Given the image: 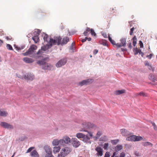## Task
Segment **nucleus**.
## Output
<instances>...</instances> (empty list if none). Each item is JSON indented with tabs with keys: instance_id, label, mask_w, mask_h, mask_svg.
Here are the masks:
<instances>
[{
	"instance_id": "1",
	"label": "nucleus",
	"mask_w": 157,
	"mask_h": 157,
	"mask_svg": "<svg viewBox=\"0 0 157 157\" xmlns=\"http://www.w3.org/2000/svg\"><path fill=\"white\" fill-rule=\"evenodd\" d=\"M42 36L44 41V42H47V44L41 47L40 49L37 52V54H42L44 53H48L49 49L51 48L53 45H55L57 43V45H61V40L62 38L60 36L55 37L54 39L52 38H49L48 36L46 34L44 33L42 35Z\"/></svg>"
},
{
	"instance_id": "2",
	"label": "nucleus",
	"mask_w": 157,
	"mask_h": 157,
	"mask_svg": "<svg viewBox=\"0 0 157 157\" xmlns=\"http://www.w3.org/2000/svg\"><path fill=\"white\" fill-rule=\"evenodd\" d=\"M40 57L41 59V60L37 61L36 63L40 65L43 69L51 70L53 67V66L50 64L47 63L48 61V58L46 57H42L40 56Z\"/></svg>"
},
{
	"instance_id": "3",
	"label": "nucleus",
	"mask_w": 157,
	"mask_h": 157,
	"mask_svg": "<svg viewBox=\"0 0 157 157\" xmlns=\"http://www.w3.org/2000/svg\"><path fill=\"white\" fill-rule=\"evenodd\" d=\"M82 125V128L80 131L87 132L91 138H92L93 137V133L87 130L90 128L95 129L96 128V126L93 123L86 122L83 123Z\"/></svg>"
},
{
	"instance_id": "4",
	"label": "nucleus",
	"mask_w": 157,
	"mask_h": 157,
	"mask_svg": "<svg viewBox=\"0 0 157 157\" xmlns=\"http://www.w3.org/2000/svg\"><path fill=\"white\" fill-rule=\"evenodd\" d=\"M71 151V148L65 147L62 149L60 155L62 157H64L68 154Z\"/></svg>"
},
{
	"instance_id": "5",
	"label": "nucleus",
	"mask_w": 157,
	"mask_h": 157,
	"mask_svg": "<svg viewBox=\"0 0 157 157\" xmlns=\"http://www.w3.org/2000/svg\"><path fill=\"white\" fill-rule=\"evenodd\" d=\"M71 141L70 138L67 136H64L63 139L60 140V143L61 144V145L63 146H65L66 144H68L70 143Z\"/></svg>"
},
{
	"instance_id": "6",
	"label": "nucleus",
	"mask_w": 157,
	"mask_h": 157,
	"mask_svg": "<svg viewBox=\"0 0 157 157\" xmlns=\"http://www.w3.org/2000/svg\"><path fill=\"white\" fill-rule=\"evenodd\" d=\"M67 59L66 58H64L60 59L56 64V66L57 67H60L64 65L67 62Z\"/></svg>"
},
{
	"instance_id": "7",
	"label": "nucleus",
	"mask_w": 157,
	"mask_h": 157,
	"mask_svg": "<svg viewBox=\"0 0 157 157\" xmlns=\"http://www.w3.org/2000/svg\"><path fill=\"white\" fill-rule=\"evenodd\" d=\"M40 30L39 29H37L36 31H35L34 32V34L36 35L32 37V39L34 41L35 43H37L39 41V38L38 37Z\"/></svg>"
},
{
	"instance_id": "8",
	"label": "nucleus",
	"mask_w": 157,
	"mask_h": 157,
	"mask_svg": "<svg viewBox=\"0 0 157 157\" xmlns=\"http://www.w3.org/2000/svg\"><path fill=\"white\" fill-rule=\"evenodd\" d=\"M121 43H117V48H120L122 47H125L126 44V38H122L120 40Z\"/></svg>"
},
{
	"instance_id": "9",
	"label": "nucleus",
	"mask_w": 157,
	"mask_h": 157,
	"mask_svg": "<svg viewBox=\"0 0 157 157\" xmlns=\"http://www.w3.org/2000/svg\"><path fill=\"white\" fill-rule=\"evenodd\" d=\"M0 125L4 128L9 129H13V125L5 122H1L0 123Z\"/></svg>"
},
{
	"instance_id": "10",
	"label": "nucleus",
	"mask_w": 157,
	"mask_h": 157,
	"mask_svg": "<svg viewBox=\"0 0 157 157\" xmlns=\"http://www.w3.org/2000/svg\"><path fill=\"white\" fill-rule=\"evenodd\" d=\"M71 142L73 146L75 148L78 147L80 145V143L76 138H72Z\"/></svg>"
},
{
	"instance_id": "11",
	"label": "nucleus",
	"mask_w": 157,
	"mask_h": 157,
	"mask_svg": "<svg viewBox=\"0 0 157 157\" xmlns=\"http://www.w3.org/2000/svg\"><path fill=\"white\" fill-rule=\"evenodd\" d=\"M23 77L25 79L33 80L34 78V76L32 74L27 73L24 75Z\"/></svg>"
},
{
	"instance_id": "12",
	"label": "nucleus",
	"mask_w": 157,
	"mask_h": 157,
	"mask_svg": "<svg viewBox=\"0 0 157 157\" xmlns=\"http://www.w3.org/2000/svg\"><path fill=\"white\" fill-rule=\"evenodd\" d=\"M121 132L123 136H128L132 134V133L127 131L125 129H122L121 130Z\"/></svg>"
},
{
	"instance_id": "13",
	"label": "nucleus",
	"mask_w": 157,
	"mask_h": 157,
	"mask_svg": "<svg viewBox=\"0 0 157 157\" xmlns=\"http://www.w3.org/2000/svg\"><path fill=\"white\" fill-rule=\"evenodd\" d=\"M95 151H96L97 153L96 154V155L98 156H101L103 155V150L100 147L97 146L96 147L95 149Z\"/></svg>"
},
{
	"instance_id": "14",
	"label": "nucleus",
	"mask_w": 157,
	"mask_h": 157,
	"mask_svg": "<svg viewBox=\"0 0 157 157\" xmlns=\"http://www.w3.org/2000/svg\"><path fill=\"white\" fill-rule=\"evenodd\" d=\"M93 81L92 79H88L86 80H82L79 83V85L80 86H82L85 85H87L90 83V82Z\"/></svg>"
},
{
	"instance_id": "15",
	"label": "nucleus",
	"mask_w": 157,
	"mask_h": 157,
	"mask_svg": "<svg viewBox=\"0 0 157 157\" xmlns=\"http://www.w3.org/2000/svg\"><path fill=\"white\" fill-rule=\"evenodd\" d=\"M90 138H91V137H90V138L89 137L88 134H85L84 136L83 139H82V141L87 144H90L91 142L90 140Z\"/></svg>"
},
{
	"instance_id": "16",
	"label": "nucleus",
	"mask_w": 157,
	"mask_h": 157,
	"mask_svg": "<svg viewBox=\"0 0 157 157\" xmlns=\"http://www.w3.org/2000/svg\"><path fill=\"white\" fill-rule=\"evenodd\" d=\"M44 149L45 151L47 153V154L51 153L52 152L51 148L48 146H45L44 147Z\"/></svg>"
},
{
	"instance_id": "17",
	"label": "nucleus",
	"mask_w": 157,
	"mask_h": 157,
	"mask_svg": "<svg viewBox=\"0 0 157 157\" xmlns=\"http://www.w3.org/2000/svg\"><path fill=\"white\" fill-rule=\"evenodd\" d=\"M33 52L34 51L32 49H30V48H29L26 52L25 53H23L22 55L24 56H27L33 54Z\"/></svg>"
},
{
	"instance_id": "18",
	"label": "nucleus",
	"mask_w": 157,
	"mask_h": 157,
	"mask_svg": "<svg viewBox=\"0 0 157 157\" xmlns=\"http://www.w3.org/2000/svg\"><path fill=\"white\" fill-rule=\"evenodd\" d=\"M23 59L25 62L27 63H31L33 62V60L32 59L28 57L24 58Z\"/></svg>"
},
{
	"instance_id": "19",
	"label": "nucleus",
	"mask_w": 157,
	"mask_h": 157,
	"mask_svg": "<svg viewBox=\"0 0 157 157\" xmlns=\"http://www.w3.org/2000/svg\"><path fill=\"white\" fill-rule=\"evenodd\" d=\"M69 41V38L68 37H66L63 39L61 42V45H63L64 44H66Z\"/></svg>"
},
{
	"instance_id": "20",
	"label": "nucleus",
	"mask_w": 157,
	"mask_h": 157,
	"mask_svg": "<svg viewBox=\"0 0 157 157\" xmlns=\"http://www.w3.org/2000/svg\"><path fill=\"white\" fill-rule=\"evenodd\" d=\"M52 144L53 146H57L59 145H61V144L60 143L59 140L57 139L54 140L52 142Z\"/></svg>"
},
{
	"instance_id": "21",
	"label": "nucleus",
	"mask_w": 157,
	"mask_h": 157,
	"mask_svg": "<svg viewBox=\"0 0 157 157\" xmlns=\"http://www.w3.org/2000/svg\"><path fill=\"white\" fill-rule=\"evenodd\" d=\"M125 90H118L115 91L114 92V94L116 95H118L122 94L123 93H125Z\"/></svg>"
},
{
	"instance_id": "22",
	"label": "nucleus",
	"mask_w": 157,
	"mask_h": 157,
	"mask_svg": "<svg viewBox=\"0 0 157 157\" xmlns=\"http://www.w3.org/2000/svg\"><path fill=\"white\" fill-rule=\"evenodd\" d=\"M126 138V140L130 141H135V135H130Z\"/></svg>"
},
{
	"instance_id": "23",
	"label": "nucleus",
	"mask_w": 157,
	"mask_h": 157,
	"mask_svg": "<svg viewBox=\"0 0 157 157\" xmlns=\"http://www.w3.org/2000/svg\"><path fill=\"white\" fill-rule=\"evenodd\" d=\"M30 155L33 157H38L39 155L36 150H34L31 153Z\"/></svg>"
},
{
	"instance_id": "24",
	"label": "nucleus",
	"mask_w": 157,
	"mask_h": 157,
	"mask_svg": "<svg viewBox=\"0 0 157 157\" xmlns=\"http://www.w3.org/2000/svg\"><path fill=\"white\" fill-rule=\"evenodd\" d=\"M8 114L7 112L0 109V116L6 117Z\"/></svg>"
},
{
	"instance_id": "25",
	"label": "nucleus",
	"mask_w": 157,
	"mask_h": 157,
	"mask_svg": "<svg viewBox=\"0 0 157 157\" xmlns=\"http://www.w3.org/2000/svg\"><path fill=\"white\" fill-rule=\"evenodd\" d=\"M60 147L59 146L55 147L53 148V152L54 153H56L59 152L60 149Z\"/></svg>"
},
{
	"instance_id": "26",
	"label": "nucleus",
	"mask_w": 157,
	"mask_h": 157,
	"mask_svg": "<svg viewBox=\"0 0 157 157\" xmlns=\"http://www.w3.org/2000/svg\"><path fill=\"white\" fill-rule=\"evenodd\" d=\"M69 49L72 50V52H76L75 51V48L74 46V44L73 43L71 45Z\"/></svg>"
},
{
	"instance_id": "27",
	"label": "nucleus",
	"mask_w": 157,
	"mask_h": 157,
	"mask_svg": "<svg viewBox=\"0 0 157 157\" xmlns=\"http://www.w3.org/2000/svg\"><path fill=\"white\" fill-rule=\"evenodd\" d=\"M122 149V146L121 145H118L115 147V151L118 152Z\"/></svg>"
},
{
	"instance_id": "28",
	"label": "nucleus",
	"mask_w": 157,
	"mask_h": 157,
	"mask_svg": "<svg viewBox=\"0 0 157 157\" xmlns=\"http://www.w3.org/2000/svg\"><path fill=\"white\" fill-rule=\"evenodd\" d=\"M85 134L81 133H78L76 135V136L78 139L82 138L83 139Z\"/></svg>"
},
{
	"instance_id": "29",
	"label": "nucleus",
	"mask_w": 157,
	"mask_h": 157,
	"mask_svg": "<svg viewBox=\"0 0 157 157\" xmlns=\"http://www.w3.org/2000/svg\"><path fill=\"white\" fill-rule=\"evenodd\" d=\"M149 79L153 81H157V78H156L154 75L151 74L149 75Z\"/></svg>"
},
{
	"instance_id": "30",
	"label": "nucleus",
	"mask_w": 157,
	"mask_h": 157,
	"mask_svg": "<svg viewBox=\"0 0 157 157\" xmlns=\"http://www.w3.org/2000/svg\"><path fill=\"white\" fill-rule=\"evenodd\" d=\"M27 138V137L23 135L20 136L18 139L19 142L22 141L26 139Z\"/></svg>"
},
{
	"instance_id": "31",
	"label": "nucleus",
	"mask_w": 157,
	"mask_h": 157,
	"mask_svg": "<svg viewBox=\"0 0 157 157\" xmlns=\"http://www.w3.org/2000/svg\"><path fill=\"white\" fill-rule=\"evenodd\" d=\"M133 40V45L135 46L137 43V38L136 36H134L132 39Z\"/></svg>"
},
{
	"instance_id": "32",
	"label": "nucleus",
	"mask_w": 157,
	"mask_h": 157,
	"mask_svg": "<svg viewBox=\"0 0 157 157\" xmlns=\"http://www.w3.org/2000/svg\"><path fill=\"white\" fill-rule=\"evenodd\" d=\"M143 138L142 137L140 136H136L135 135V141H139L142 140Z\"/></svg>"
},
{
	"instance_id": "33",
	"label": "nucleus",
	"mask_w": 157,
	"mask_h": 157,
	"mask_svg": "<svg viewBox=\"0 0 157 157\" xmlns=\"http://www.w3.org/2000/svg\"><path fill=\"white\" fill-rule=\"evenodd\" d=\"M102 134V132L101 131H98V132L96 135V138L97 139H98L100 137V136H101Z\"/></svg>"
},
{
	"instance_id": "34",
	"label": "nucleus",
	"mask_w": 157,
	"mask_h": 157,
	"mask_svg": "<svg viewBox=\"0 0 157 157\" xmlns=\"http://www.w3.org/2000/svg\"><path fill=\"white\" fill-rule=\"evenodd\" d=\"M100 44L105 46H108V44L107 43V41L105 40H103L100 42Z\"/></svg>"
},
{
	"instance_id": "35",
	"label": "nucleus",
	"mask_w": 157,
	"mask_h": 157,
	"mask_svg": "<svg viewBox=\"0 0 157 157\" xmlns=\"http://www.w3.org/2000/svg\"><path fill=\"white\" fill-rule=\"evenodd\" d=\"M119 141V140L117 139L115 140H111V142L112 143V144L115 145L117 144L118 143Z\"/></svg>"
},
{
	"instance_id": "36",
	"label": "nucleus",
	"mask_w": 157,
	"mask_h": 157,
	"mask_svg": "<svg viewBox=\"0 0 157 157\" xmlns=\"http://www.w3.org/2000/svg\"><path fill=\"white\" fill-rule=\"evenodd\" d=\"M30 49H32L34 51L36 49L37 47L36 45L33 44L30 46Z\"/></svg>"
},
{
	"instance_id": "37",
	"label": "nucleus",
	"mask_w": 157,
	"mask_h": 157,
	"mask_svg": "<svg viewBox=\"0 0 157 157\" xmlns=\"http://www.w3.org/2000/svg\"><path fill=\"white\" fill-rule=\"evenodd\" d=\"M139 50L137 48H134L133 50V52H134V55H136L139 52Z\"/></svg>"
},
{
	"instance_id": "38",
	"label": "nucleus",
	"mask_w": 157,
	"mask_h": 157,
	"mask_svg": "<svg viewBox=\"0 0 157 157\" xmlns=\"http://www.w3.org/2000/svg\"><path fill=\"white\" fill-rule=\"evenodd\" d=\"M6 47L7 49L10 50H13V48L12 46L10 44H7L6 45Z\"/></svg>"
},
{
	"instance_id": "39",
	"label": "nucleus",
	"mask_w": 157,
	"mask_h": 157,
	"mask_svg": "<svg viewBox=\"0 0 157 157\" xmlns=\"http://www.w3.org/2000/svg\"><path fill=\"white\" fill-rule=\"evenodd\" d=\"M109 146V144L108 143H105L104 144L103 148L105 150L107 149L108 147Z\"/></svg>"
},
{
	"instance_id": "40",
	"label": "nucleus",
	"mask_w": 157,
	"mask_h": 157,
	"mask_svg": "<svg viewBox=\"0 0 157 157\" xmlns=\"http://www.w3.org/2000/svg\"><path fill=\"white\" fill-rule=\"evenodd\" d=\"M151 123L152 124L153 126L154 129L155 130L157 131V126L156 125L155 123L152 122V121H151Z\"/></svg>"
},
{
	"instance_id": "41",
	"label": "nucleus",
	"mask_w": 157,
	"mask_h": 157,
	"mask_svg": "<svg viewBox=\"0 0 157 157\" xmlns=\"http://www.w3.org/2000/svg\"><path fill=\"white\" fill-rule=\"evenodd\" d=\"M137 95H140L143 97H145L147 96V94L143 92H140L137 94Z\"/></svg>"
},
{
	"instance_id": "42",
	"label": "nucleus",
	"mask_w": 157,
	"mask_h": 157,
	"mask_svg": "<svg viewBox=\"0 0 157 157\" xmlns=\"http://www.w3.org/2000/svg\"><path fill=\"white\" fill-rule=\"evenodd\" d=\"M25 48L24 46H21V47H18L16 46L15 48L17 49V50L19 51L22 50L24 49Z\"/></svg>"
},
{
	"instance_id": "43",
	"label": "nucleus",
	"mask_w": 157,
	"mask_h": 157,
	"mask_svg": "<svg viewBox=\"0 0 157 157\" xmlns=\"http://www.w3.org/2000/svg\"><path fill=\"white\" fill-rule=\"evenodd\" d=\"M90 33L92 36H95L96 35V34L94 32V30L93 29H91Z\"/></svg>"
},
{
	"instance_id": "44",
	"label": "nucleus",
	"mask_w": 157,
	"mask_h": 157,
	"mask_svg": "<svg viewBox=\"0 0 157 157\" xmlns=\"http://www.w3.org/2000/svg\"><path fill=\"white\" fill-rule=\"evenodd\" d=\"M150 145H151V146H152V144L151 143L149 142H146L144 144V146Z\"/></svg>"
},
{
	"instance_id": "45",
	"label": "nucleus",
	"mask_w": 157,
	"mask_h": 157,
	"mask_svg": "<svg viewBox=\"0 0 157 157\" xmlns=\"http://www.w3.org/2000/svg\"><path fill=\"white\" fill-rule=\"evenodd\" d=\"M110 42L111 43V44H113V45H115L116 46V47L117 48V43H116L115 41L114 40H111V41Z\"/></svg>"
},
{
	"instance_id": "46",
	"label": "nucleus",
	"mask_w": 157,
	"mask_h": 157,
	"mask_svg": "<svg viewBox=\"0 0 157 157\" xmlns=\"http://www.w3.org/2000/svg\"><path fill=\"white\" fill-rule=\"evenodd\" d=\"M34 148V147H31L29 148L27 150L26 153H28L30 152H31L32 150Z\"/></svg>"
},
{
	"instance_id": "47",
	"label": "nucleus",
	"mask_w": 157,
	"mask_h": 157,
	"mask_svg": "<svg viewBox=\"0 0 157 157\" xmlns=\"http://www.w3.org/2000/svg\"><path fill=\"white\" fill-rule=\"evenodd\" d=\"M45 157H54L52 154V153L48 154H46L45 155Z\"/></svg>"
},
{
	"instance_id": "48",
	"label": "nucleus",
	"mask_w": 157,
	"mask_h": 157,
	"mask_svg": "<svg viewBox=\"0 0 157 157\" xmlns=\"http://www.w3.org/2000/svg\"><path fill=\"white\" fill-rule=\"evenodd\" d=\"M148 67V68L150 70H151L152 71H154V68H153L151 65H150Z\"/></svg>"
},
{
	"instance_id": "49",
	"label": "nucleus",
	"mask_w": 157,
	"mask_h": 157,
	"mask_svg": "<svg viewBox=\"0 0 157 157\" xmlns=\"http://www.w3.org/2000/svg\"><path fill=\"white\" fill-rule=\"evenodd\" d=\"M135 28L134 27H132V28L131 29H130V35H132V33H133V31L134 29Z\"/></svg>"
},
{
	"instance_id": "50",
	"label": "nucleus",
	"mask_w": 157,
	"mask_h": 157,
	"mask_svg": "<svg viewBox=\"0 0 157 157\" xmlns=\"http://www.w3.org/2000/svg\"><path fill=\"white\" fill-rule=\"evenodd\" d=\"M125 153L124 152H122L120 153V156L119 157H125Z\"/></svg>"
},
{
	"instance_id": "51",
	"label": "nucleus",
	"mask_w": 157,
	"mask_h": 157,
	"mask_svg": "<svg viewBox=\"0 0 157 157\" xmlns=\"http://www.w3.org/2000/svg\"><path fill=\"white\" fill-rule=\"evenodd\" d=\"M109 152H106L105 154L104 157H110Z\"/></svg>"
},
{
	"instance_id": "52",
	"label": "nucleus",
	"mask_w": 157,
	"mask_h": 157,
	"mask_svg": "<svg viewBox=\"0 0 157 157\" xmlns=\"http://www.w3.org/2000/svg\"><path fill=\"white\" fill-rule=\"evenodd\" d=\"M140 45V48H142L143 47V44L142 41L141 40L139 41Z\"/></svg>"
},
{
	"instance_id": "53",
	"label": "nucleus",
	"mask_w": 157,
	"mask_h": 157,
	"mask_svg": "<svg viewBox=\"0 0 157 157\" xmlns=\"http://www.w3.org/2000/svg\"><path fill=\"white\" fill-rule=\"evenodd\" d=\"M144 63L145 66H148L150 65L149 62L147 61H145Z\"/></svg>"
},
{
	"instance_id": "54",
	"label": "nucleus",
	"mask_w": 157,
	"mask_h": 157,
	"mask_svg": "<svg viewBox=\"0 0 157 157\" xmlns=\"http://www.w3.org/2000/svg\"><path fill=\"white\" fill-rule=\"evenodd\" d=\"M98 52V50L97 49H95L94 51V55H96L97 54Z\"/></svg>"
},
{
	"instance_id": "55",
	"label": "nucleus",
	"mask_w": 157,
	"mask_h": 157,
	"mask_svg": "<svg viewBox=\"0 0 157 157\" xmlns=\"http://www.w3.org/2000/svg\"><path fill=\"white\" fill-rule=\"evenodd\" d=\"M152 56V54H150L149 55H148L147 56V57H148L149 59H151Z\"/></svg>"
},
{
	"instance_id": "56",
	"label": "nucleus",
	"mask_w": 157,
	"mask_h": 157,
	"mask_svg": "<svg viewBox=\"0 0 157 157\" xmlns=\"http://www.w3.org/2000/svg\"><path fill=\"white\" fill-rule=\"evenodd\" d=\"M121 51H122V52H125V51H126L127 50L126 49V48H121Z\"/></svg>"
},
{
	"instance_id": "57",
	"label": "nucleus",
	"mask_w": 157,
	"mask_h": 157,
	"mask_svg": "<svg viewBox=\"0 0 157 157\" xmlns=\"http://www.w3.org/2000/svg\"><path fill=\"white\" fill-rule=\"evenodd\" d=\"M88 32H87L86 31L84 32L83 34L85 36H87L88 35Z\"/></svg>"
},
{
	"instance_id": "58",
	"label": "nucleus",
	"mask_w": 157,
	"mask_h": 157,
	"mask_svg": "<svg viewBox=\"0 0 157 157\" xmlns=\"http://www.w3.org/2000/svg\"><path fill=\"white\" fill-rule=\"evenodd\" d=\"M103 36L105 38L107 37V34L105 33H104L102 34Z\"/></svg>"
},
{
	"instance_id": "59",
	"label": "nucleus",
	"mask_w": 157,
	"mask_h": 157,
	"mask_svg": "<svg viewBox=\"0 0 157 157\" xmlns=\"http://www.w3.org/2000/svg\"><path fill=\"white\" fill-rule=\"evenodd\" d=\"M128 47L130 49L132 48V46L131 45V43H130L129 44H128Z\"/></svg>"
},
{
	"instance_id": "60",
	"label": "nucleus",
	"mask_w": 157,
	"mask_h": 157,
	"mask_svg": "<svg viewBox=\"0 0 157 157\" xmlns=\"http://www.w3.org/2000/svg\"><path fill=\"white\" fill-rule=\"evenodd\" d=\"M91 29L87 27L86 29V31L88 32H89L90 31Z\"/></svg>"
},
{
	"instance_id": "61",
	"label": "nucleus",
	"mask_w": 157,
	"mask_h": 157,
	"mask_svg": "<svg viewBox=\"0 0 157 157\" xmlns=\"http://www.w3.org/2000/svg\"><path fill=\"white\" fill-rule=\"evenodd\" d=\"M138 53H139L140 55L144 54V53H143V52L141 51V50H139V51Z\"/></svg>"
},
{
	"instance_id": "62",
	"label": "nucleus",
	"mask_w": 157,
	"mask_h": 157,
	"mask_svg": "<svg viewBox=\"0 0 157 157\" xmlns=\"http://www.w3.org/2000/svg\"><path fill=\"white\" fill-rule=\"evenodd\" d=\"M135 155L137 156H139V153L137 151H136L135 152Z\"/></svg>"
},
{
	"instance_id": "63",
	"label": "nucleus",
	"mask_w": 157,
	"mask_h": 157,
	"mask_svg": "<svg viewBox=\"0 0 157 157\" xmlns=\"http://www.w3.org/2000/svg\"><path fill=\"white\" fill-rule=\"evenodd\" d=\"M3 43V42L2 40H0V47H1Z\"/></svg>"
},
{
	"instance_id": "64",
	"label": "nucleus",
	"mask_w": 157,
	"mask_h": 157,
	"mask_svg": "<svg viewBox=\"0 0 157 157\" xmlns=\"http://www.w3.org/2000/svg\"><path fill=\"white\" fill-rule=\"evenodd\" d=\"M108 38H109V40L110 41H111V40H112V38L110 36L109 34Z\"/></svg>"
}]
</instances>
